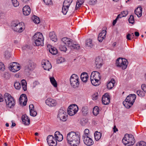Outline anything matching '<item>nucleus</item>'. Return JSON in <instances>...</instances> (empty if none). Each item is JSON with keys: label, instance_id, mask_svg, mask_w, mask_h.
Instances as JSON below:
<instances>
[{"label": "nucleus", "instance_id": "nucleus-31", "mask_svg": "<svg viewBox=\"0 0 146 146\" xmlns=\"http://www.w3.org/2000/svg\"><path fill=\"white\" fill-rule=\"evenodd\" d=\"M11 100L8 102L6 105L8 107L11 108L15 106V101L14 98H11V99H10Z\"/></svg>", "mask_w": 146, "mask_h": 146}, {"label": "nucleus", "instance_id": "nucleus-45", "mask_svg": "<svg viewBox=\"0 0 146 146\" xmlns=\"http://www.w3.org/2000/svg\"><path fill=\"white\" fill-rule=\"evenodd\" d=\"M13 5L15 7H17L19 5V3L17 0H11Z\"/></svg>", "mask_w": 146, "mask_h": 146}, {"label": "nucleus", "instance_id": "nucleus-17", "mask_svg": "<svg viewBox=\"0 0 146 146\" xmlns=\"http://www.w3.org/2000/svg\"><path fill=\"white\" fill-rule=\"evenodd\" d=\"M45 103L47 105L51 107L56 106L57 104L55 100L50 98L46 99L45 101Z\"/></svg>", "mask_w": 146, "mask_h": 146}, {"label": "nucleus", "instance_id": "nucleus-30", "mask_svg": "<svg viewBox=\"0 0 146 146\" xmlns=\"http://www.w3.org/2000/svg\"><path fill=\"white\" fill-rule=\"evenodd\" d=\"M115 84V80L114 79H112L111 80L108 84L107 85V88L109 89H111L114 86Z\"/></svg>", "mask_w": 146, "mask_h": 146}, {"label": "nucleus", "instance_id": "nucleus-57", "mask_svg": "<svg viewBox=\"0 0 146 146\" xmlns=\"http://www.w3.org/2000/svg\"><path fill=\"white\" fill-rule=\"evenodd\" d=\"M132 35H131L130 34H128L127 35L126 38L128 40H131V37Z\"/></svg>", "mask_w": 146, "mask_h": 146}, {"label": "nucleus", "instance_id": "nucleus-9", "mask_svg": "<svg viewBox=\"0 0 146 146\" xmlns=\"http://www.w3.org/2000/svg\"><path fill=\"white\" fill-rule=\"evenodd\" d=\"M78 80V77L75 74H73L71 76L70 78V84L74 88H76L78 86L79 84Z\"/></svg>", "mask_w": 146, "mask_h": 146}, {"label": "nucleus", "instance_id": "nucleus-21", "mask_svg": "<svg viewBox=\"0 0 146 146\" xmlns=\"http://www.w3.org/2000/svg\"><path fill=\"white\" fill-rule=\"evenodd\" d=\"M42 65L44 69L45 70H49L52 68V66L50 63L48 61L43 62Z\"/></svg>", "mask_w": 146, "mask_h": 146}, {"label": "nucleus", "instance_id": "nucleus-8", "mask_svg": "<svg viewBox=\"0 0 146 146\" xmlns=\"http://www.w3.org/2000/svg\"><path fill=\"white\" fill-rule=\"evenodd\" d=\"M90 79L92 84L97 86L98 84L97 83L101 79L100 73L97 71L93 72L91 75Z\"/></svg>", "mask_w": 146, "mask_h": 146}, {"label": "nucleus", "instance_id": "nucleus-10", "mask_svg": "<svg viewBox=\"0 0 146 146\" xmlns=\"http://www.w3.org/2000/svg\"><path fill=\"white\" fill-rule=\"evenodd\" d=\"M78 110V107L75 104L71 105L68 108V113L70 115H73L76 113Z\"/></svg>", "mask_w": 146, "mask_h": 146}, {"label": "nucleus", "instance_id": "nucleus-37", "mask_svg": "<svg viewBox=\"0 0 146 146\" xmlns=\"http://www.w3.org/2000/svg\"><path fill=\"white\" fill-rule=\"evenodd\" d=\"M62 41V43H61V44L60 45L59 48L61 51L66 52L67 50V48H66L65 45H64V44L66 45V44L63 43V42Z\"/></svg>", "mask_w": 146, "mask_h": 146}, {"label": "nucleus", "instance_id": "nucleus-63", "mask_svg": "<svg viewBox=\"0 0 146 146\" xmlns=\"http://www.w3.org/2000/svg\"><path fill=\"white\" fill-rule=\"evenodd\" d=\"M31 18H39L36 15H33L32 17Z\"/></svg>", "mask_w": 146, "mask_h": 146}, {"label": "nucleus", "instance_id": "nucleus-62", "mask_svg": "<svg viewBox=\"0 0 146 146\" xmlns=\"http://www.w3.org/2000/svg\"><path fill=\"white\" fill-rule=\"evenodd\" d=\"M135 35L136 36H139V33L137 32H135Z\"/></svg>", "mask_w": 146, "mask_h": 146}, {"label": "nucleus", "instance_id": "nucleus-23", "mask_svg": "<svg viewBox=\"0 0 146 146\" xmlns=\"http://www.w3.org/2000/svg\"><path fill=\"white\" fill-rule=\"evenodd\" d=\"M31 11L30 7L28 6H25L23 9V14L25 16L29 15Z\"/></svg>", "mask_w": 146, "mask_h": 146}, {"label": "nucleus", "instance_id": "nucleus-51", "mask_svg": "<svg viewBox=\"0 0 146 146\" xmlns=\"http://www.w3.org/2000/svg\"><path fill=\"white\" fill-rule=\"evenodd\" d=\"M98 93H96L92 95V99L93 100H96L97 99L98 96Z\"/></svg>", "mask_w": 146, "mask_h": 146}, {"label": "nucleus", "instance_id": "nucleus-15", "mask_svg": "<svg viewBox=\"0 0 146 146\" xmlns=\"http://www.w3.org/2000/svg\"><path fill=\"white\" fill-rule=\"evenodd\" d=\"M82 139L84 143L88 146H91L94 143L92 139L88 136L82 137Z\"/></svg>", "mask_w": 146, "mask_h": 146}, {"label": "nucleus", "instance_id": "nucleus-55", "mask_svg": "<svg viewBox=\"0 0 146 146\" xmlns=\"http://www.w3.org/2000/svg\"><path fill=\"white\" fill-rule=\"evenodd\" d=\"M29 109L30 111L31 110H33L34 109V106L33 104H31L29 105Z\"/></svg>", "mask_w": 146, "mask_h": 146}, {"label": "nucleus", "instance_id": "nucleus-40", "mask_svg": "<svg viewBox=\"0 0 146 146\" xmlns=\"http://www.w3.org/2000/svg\"><path fill=\"white\" fill-rule=\"evenodd\" d=\"M82 112L83 114L84 115H86L88 113V108L86 107H84L82 108Z\"/></svg>", "mask_w": 146, "mask_h": 146}, {"label": "nucleus", "instance_id": "nucleus-33", "mask_svg": "<svg viewBox=\"0 0 146 146\" xmlns=\"http://www.w3.org/2000/svg\"><path fill=\"white\" fill-rule=\"evenodd\" d=\"M49 52L53 55H55L57 53V49L54 47L51 46L50 48L49 49Z\"/></svg>", "mask_w": 146, "mask_h": 146}, {"label": "nucleus", "instance_id": "nucleus-44", "mask_svg": "<svg viewBox=\"0 0 146 146\" xmlns=\"http://www.w3.org/2000/svg\"><path fill=\"white\" fill-rule=\"evenodd\" d=\"M30 112V115L33 117L35 116L37 114L36 111L34 109L31 110Z\"/></svg>", "mask_w": 146, "mask_h": 146}, {"label": "nucleus", "instance_id": "nucleus-42", "mask_svg": "<svg viewBox=\"0 0 146 146\" xmlns=\"http://www.w3.org/2000/svg\"><path fill=\"white\" fill-rule=\"evenodd\" d=\"M68 7H65L63 5L62 7V12L64 15H65L67 13L68 9Z\"/></svg>", "mask_w": 146, "mask_h": 146}, {"label": "nucleus", "instance_id": "nucleus-11", "mask_svg": "<svg viewBox=\"0 0 146 146\" xmlns=\"http://www.w3.org/2000/svg\"><path fill=\"white\" fill-rule=\"evenodd\" d=\"M36 64L32 60H29L27 62V64L25 67V71L29 72L32 71L35 68Z\"/></svg>", "mask_w": 146, "mask_h": 146}, {"label": "nucleus", "instance_id": "nucleus-20", "mask_svg": "<svg viewBox=\"0 0 146 146\" xmlns=\"http://www.w3.org/2000/svg\"><path fill=\"white\" fill-rule=\"evenodd\" d=\"M106 34V30H103L101 33L99 34L98 38L99 42H102L105 38Z\"/></svg>", "mask_w": 146, "mask_h": 146}, {"label": "nucleus", "instance_id": "nucleus-35", "mask_svg": "<svg viewBox=\"0 0 146 146\" xmlns=\"http://www.w3.org/2000/svg\"><path fill=\"white\" fill-rule=\"evenodd\" d=\"M50 79L51 83L53 86L54 87H57V83L54 77H50Z\"/></svg>", "mask_w": 146, "mask_h": 146}, {"label": "nucleus", "instance_id": "nucleus-26", "mask_svg": "<svg viewBox=\"0 0 146 146\" xmlns=\"http://www.w3.org/2000/svg\"><path fill=\"white\" fill-rule=\"evenodd\" d=\"M135 14L138 17H139L142 15V8L141 7H138L135 11Z\"/></svg>", "mask_w": 146, "mask_h": 146}, {"label": "nucleus", "instance_id": "nucleus-38", "mask_svg": "<svg viewBox=\"0 0 146 146\" xmlns=\"http://www.w3.org/2000/svg\"><path fill=\"white\" fill-rule=\"evenodd\" d=\"M99 108L98 106H96L94 107L93 111V114L95 115H98L99 113Z\"/></svg>", "mask_w": 146, "mask_h": 146}, {"label": "nucleus", "instance_id": "nucleus-53", "mask_svg": "<svg viewBox=\"0 0 146 146\" xmlns=\"http://www.w3.org/2000/svg\"><path fill=\"white\" fill-rule=\"evenodd\" d=\"M33 21L36 24H38L40 22V19H33Z\"/></svg>", "mask_w": 146, "mask_h": 146}, {"label": "nucleus", "instance_id": "nucleus-13", "mask_svg": "<svg viewBox=\"0 0 146 146\" xmlns=\"http://www.w3.org/2000/svg\"><path fill=\"white\" fill-rule=\"evenodd\" d=\"M67 115L66 112L62 109L59 110L57 117L60 120L65 121L66 120Z\"/></svg>", "mask_w": 146, "mask_h": 146}, {"label": "nucleus", "instance_id": "nucleus-34", "mask_svg": "<svg viewBox=\"0 0 146 146\" xmlns=\"http://www.w3.org/2000/svg\"><path fill=\"white\" fill-rule=\"evenodd\" d=\"M72 2V0H65L63 5L65 7H69L70 6Z\"/></svg>", "mask_w": 146, "mask_h": 146}, {"label": "nucleus", "instance_id": "nucleus-6", "mask_svg": "<svg viewBox=\"0 0 146 146\" xmlns=\"http://www.w3.org/2000/svg\"><path fill=\"white\" fill-rule=\"evenodd\" d=\"M124 144L127 146L133 145L135 143V140L133 135L131 134H126L122 139Z\"/></svg>", "mask_w": 146, "mask_h": 146}, {"label": "nucleus", "instance_id": "nucleus-58", "mask_svg": "<svg viewBox=\"0 0 146 146\" xmlns=\"http://www.w3.org/2000/svg\"><path fill=\"white\" fill-rule=\"evenodd\" d=\"M123 15V14L121 13V14L118 15L116 18H121L122 17H124Z\"/></svg>", "mask_w": 146, "mask_h": 146}, {"label": "nucleus", "instance_id": "nucleus-16", "mask_svg": "<svg viewBox=\"0 0 146 146\" xmlns=\"http://www.w3.org/2000/svg\"><path fill=\"white\" fill-rule=\"evenodd\" d=\"M19 103L21 105L23 102V105L24 106L26 105L27 100L25 94H22L19 98Z\"/></svg>", "mask_w": 146, "mask_h": 146}, {"label": "nucleus", "instance_id": "nucleus-39", "mask_svg": "<svg viewBox=\"0 0 146 146\" xmlns=\"http://www.w3.org/2000/svg\"><path fill=\"white\" fill-rule=\"evenodd\" d=\"M136 93L137 95L140 97H143L145 95L144 92L141 90H138L137 91Z\"/></svg>", "mask_w": 146, "mask_h": 146}, {"label": "nucleus", "instance_id": "nucleus-49", "mask_svg": "<svg viewBox=\"0 0 146 146\" xmlns=\"http://www.w3.org/2000/svg\"><path fill=\"white\" fill-rule=\"evenodd\" d=\"M5 69V66L3 63L0 62V70L4 71Z\"/></svg>", "mask_w": 146, "mask_h": 146}, {"label": "nucleus", "instance_id": "nucleus-25", "mask_svg": "<svg viewBox=\"0 0 146 146\" xmlns=\"http://www.w3.org/2000/svg\"><path fill=\"white\" fill-rule=\"evenodd\" d=\"M13 98L10 94L8 93H5L4 95V98L6 104L11 100L10 99Z\"/></svg>", "mask_w": 146, "mask_h": 146}, {"label": "nucleus", "instance_id": "nucleus-46", "mask_svg": "<svg viewBox=\"0 0 146 146\" xmlns=\"http://www.w3.org/2000/svg\"><path fill=\"white\" fill-rule=\"evenodd\" d=\"M14 86L15 88L17 90L20 89L21 87V85L20 83L18 82H16L15 83Z\"/></svg>", "mask_w": 146, "mask_h": 146}, {"label": "nucleus", "instance_id": "nucleus-29", "mask_svg": "<svg viewBox=\"0 0 146 146\" xmlns=\"http://www.w3.org/2000/svg\"><path fill=\"white\" fill-rule=\"evenodd\" d=\"M80 77L82 81L86 82L87 81V79L88 78L87 73L86 72L82 73Z\"/></svg>", "mask_w": 146, "mask_h": 146}, {"label": "nucleus", "instance_id": "nucleus-27", "mask_svg": "<svg viewBox=\"0 0 146 146\" xmlns=\"http://www.w3.org/2000/svg\"><path fill=\"white\" fill-rule=\"evenodd\" d=\"M49 36L50 39L52 41L56 42L57 41V38L55 33L53 31L50 33Z\"/></svg>", "mask_w": 146, "mask_h": 146}, {"label": "nucleus", "instance_id": "nucleus-59", "mask_svg": "<svg viewBox=\"0 0 146 146\" xmlns=\"http://www.w3.org/2000/svg\"><path fill=\"white\" fill-rule=\"evenodd\" d=\"M4 100L3 96L1 94H0V102H3Z\"/></svg>", "mask_w": 146, "mask_h": 146}, {"label": "nucleus", "instance_id": "nucleus-52", "mask_svg": "<svg viewBox=\"0 0 146 146\" xmlns=\"http://www.w3.org/2000/svg\"><path fill=\"white\" fill-rule=\"evenodd\" d=\"M96 3V0H90L89 2V3L91 5H93Z\"/></svg>", "mask_w": 146, "mask_h": 146}, {"label": "nucleus", "instance_id": "nucleus-2", "mask_svg": "<svg viewBox=\"0 0 146 146\" xmlns=\"http://www.w3.org/2000/svg\"><path fill=\"white\" fill-rule=\"evenodd\" d=\"M12 29L15 31L21 33L25 29L24 23L23 22H20L17 19L13 21L11 25Z\"/></svg>", "mask_w": 146, "mask_h": 146}, {"label": "nucleus", "instance_id": "nucleus-14", "mask_svg": "<svg viewBox=\"0 0 146 146\" xmlns=\"http://www.w3.org/2000/svg\"><path fill=\"white\" fill-rule=\"evenodd\" d=\"M9 68L11 71L15 72L20 70L21 67L18 63L13 62L10 65Z\"/></svg>", "mask_w": 146, "mask_h": 146}, {"label": "nucleus", "instance_id": "nucleus-28", "mask_svg": "<svg viewBox=\"0 0 146 146\" xmlns=\"http://www.w3.org/2000/svg\"><path fill=\"white\" fill-rule=\"evenodd\" d=\"M86 46L89 48H91L93 47L94 46V44L92 43V40L91 39H88L86 40Z\"/></svg>", "mask_w": 146, "mask_h": 146}, {"label": "nucleus", "instance_id": "nucleus-3", "mask_svg": "<svg viewBox=\"0 0 146 146\" xmlns=\"http://www.w3.org/2000/svg\"><path fill=\"white\" fill-rule=\"evenodd\" d=\"M136 96L134 94H129L127 96L125 100L123 102V104L127 108H130L133 104L136 99Z\"/></svg>", "mask_w": 146, "mask_h": 146}, {"label": "nucleus", "instance_id": "nucleus-19", "mask_svg": "<svg viewBox=\"0 0 146 146\" xmlns=\"http://www.w3.org/2000/svg\"><path fill=\"white\" fill-rule=\"evenodd\" d=\"M102 103L104 105H108L110 102V96L107 94H105L102 97Z\"/></svg>", "mask_w": 146, "mask_h": 146}, {"label": "nucleus", "instance_id": "nucleus-43", "mask_svg": "<svg viewBox=\"0 0 146 146\" xmlns=\"http://www.w3.org/2000/svg\"><path fill=\"white\" fill-rule=\"evenodd\" d=\"M136 146H146V143L143 141H141L137 143Z\"/></svg>", "mask_w": 146, "mask_h": 146}, {"label": "nucleus", "instance_id": "nucleus-7", "mask_svg": "<svg viewBox=\"0 0 146 146\" xmlns=\"http://www.w3.org/2000/svg\"><path fill=\"white\" fill-rule=\"evenodd\" d=\"M128 64V62L126 59L121 58H118L115 63L117 67L121 68L123 70L126 68Z\"/></svg>", "mask_w": 146, "mask_h": 146}, {"label": "nucleus", "instance_id": "nucleus-12", "mask_svg": "<svg viewBox=\"0 0 146 146\" xmlns=\"http://www.w3.org/2000/svg\"><path fill=\"white\" fill-rule=\"evenodd\" d=\"M47 141L50 146H56L57 144L56 139L52 135H49L47 137Z\"/></svg>", "mask_w": 146, "mask_h": 146}, {"label": "nucleus", "instance_id": "nucleus-24", "mask_svg": "<svg viewBox=\"0 0 146 146\" xmlns=\"http://www.w3.org/2000/svg\"><path fill=\"white\" fill-rule=\"evenodd\" d=\"M55 139L58 141H62L63 139V136L59 131H56L54 133Z\"/></svg>", "mask_w": 146, "mask_h": 146}, {"label": "nucleus", "instance_id": "nucleus-54", "mask_svg": "<svg viewBox=\"0 0 146 146\" xmlns=\"http://www.w3.org/2000/svg\"><path fill=\"white\" fill-rule=\"evenodd\" d=\"M128 21L130 23L133 24L134 23V19H128Z\"/></svg>", "mask_w": 146, "mask_h": 146}, {"label": "nucleus", "instance_id": "nucleus-47", "mask_svg": "<svg viewBox=\"0 0 146 146\" xmlns=\"http://www.w3.org/2000/svg\"><path fill=\"white\" fill-rule=\"evenodd\" d=\"M65 60L64 58L62 57H60L59 58L58 60H57V62L58 63H61L64 62L65 61Z\"/></svg>", "mask_w": 146, "mask_h": 146}, {"label": "nucleus", "instance_id": "nucleus-22", "mask_svg": "<svg viewBox=\"0 0 146 146\" xmlns=\"http://www.w3.org/2000/svg\"><path fill=\"white\" fill-rule=\"evenodd\" d=\"M23 123L25 125H29L30 123V120L26 115H24L22 117Z\"/></svg>", "mask_w": 146, "mask_h": 146}, {"label": "nucleus", "instance_id": "nucleus-4", "mask_svg": "<svg viewBox=\"0 0 146 146\" xmlns=\"http://www.w3.org/2000/svg\"><path fill=\"white\" fill-rule=\"evenodd\" d=\"M63 43L66 44L71 49L79 50L80 48V46L78 44H76L73 43L72 40L69 38L64 37L62 39Z\"/></svg>", "mask_w": 146, "mask_h": 146}, {"label": "nucleus", "instance_id": "nucleus-32", "mask_svg": "<svg viewBox=\"0 0 146 146\" xmlns=\"http://www.w3.org/2000/svg\"><path fill=\"white\" fill-rule=\"evenodd\" d=\"M102 133L97 131H95L94 133V136L96 140L97 141L99 140L101 138Z\"/></svg>", "mask_w": 146, "mask_h": 146}, {"label": "nucleus", "instance_id": "nucleus-1", "mask_svg": "<svg viewBox=\"0 0 146 146\" xmlns=\"http://www.w3.org/2000/svg\"><path fill=\"white\" fill-rule=\"evenodd\" d=\"M68 142L71 146H77L80 143V135L78 132L71 131L67 136Z\"/></svg>", "mask_w": 146, "mask_h": 146}, {"label": "nucleus", "instance_id": "nucleus-50", "mask_svg": "<svg viewBox=\"0 0 146 146\" xmlns=\"http://www.w3.org/2000/svg\"><path fill=\"white\" fill-rule=\"evenodd\" d=\"M43 1L47 5H51L52 3L51 0H43Z\"/></svg>", "mask_w": 146, "mask_h": 146}, {"label": "nucleus", "instance_id": "nucleus-41", "mask_svg": "<svg viewBox=\"0 0 146 146\" xmlns=\"http://www.w3.org/2000/svg\"><path fill=\"white\" fill-rule=\"evenodd\" d=\"M84 0H78L76 3V8H78L84 3Z\"/></svg>", "mask_w": 146, "mask_h": 146}, {"label": "nucleus", "instance_id": "nucleus-56", "mask_svg": "<svg viewBox=\"0 0 146 146\" xmlns=\"http://www.w3.org/2000/svg\"><path fill=\"white\" fill-rule=\"evenodd\" d=\"M122 14H123V16L125 17L128 14V13L127 11H123L121 12Z\"/></svg>", "mask_w": 146, "mask_h": 146}, {"label": "nucleus", "instance_id": "nucleus-64", "mask_svg": "<svg viewBox=\"0 0 146 146\" xmlns=\"http://www.w3.org/2000/svg\"><path fill=\"white\" fill-rule=\"evenodd\" d=\"M16 125V124L15 123H12V125H11V127H13L15 126Z\"/></svg>", "mask_w": 146, "mask_h": 146}, {"label": "nucleus", "instance_id": "nucleus-60", "mask_svg": "<svg viewBox=\"0 0 146 146\" xmlns=\"http://www.w3.org/2000/svg\"><path fill=\"white\" fill-rule=\"evenodd\" d=\"M118 19H115L113 21V26H114L115 25Z\"/></svg>", "mask_w": 146, "mask_h": 146}, {"label": "nucleus", "instance_id": "nucleus-5", "mask_svg": "<svg viewBox=\"0 0 146 146\" xmlns=\"http://www.w3.org/2000/svg\"><path fill=\"white\" fill-rule=\"evenodd\" d=\"M33 39L36 46H43L44 45V37L41 33L38 32L33 36Z\"/></svg>", "mask_w": 146, "mask_h": 146}, {"label": "nucleus", "instance_id": "nucleus-36", "mask_svg": "<svg viewBox=\"0 0 146 146\" xmlns=\"http://www.w3.org/2000/svg\"><path fill=\"white\" fill-rule=\"evenodd\" d=\"M21 86L24 91H26L27 90V83L24 80H23L21 81Z\"/></svg>", "mask_w": 146, "mask_h": 146}, {"label": "nucleus", "instance_id": "nucleus-18", "mask_svg": "<svg viewBox=\"0 0 146 146\" xmlns=\"http://www.w3.org/2000/svg\"><path fill=\"white\" fill-rule=\"evenodd\" d=\"M103 60L102 58L99 57L96 58L95 61V66L96 68H100L103 64Z\"/></svg>", "mask_w": 146, "mask_h": 146}, {"label": "nucleus", "instance_id": "nucleus-48", "mask_svg": "<svg viewBox=\"0 0 146 146\" xmlns=\"http://www.w3.org/2000/svg\"><path fill=\"white\" fill-rule=\"evenodd\" d=\"M89 132V131L88 129H85L84 131V134L83 135L82 137L88 136V134Z\"/></svg>", "mask_w": 146, "mask_h": 146}, {"label": "nucleus", "instance_id": "nucleus-61", "mask_svg": "<svg viewBox=\"0 0 146 146\" xmlns=\"http://www.w3.org/2000/svg\"><path fill=\"white\" fill-rule=\"evenodd\" d=\"M114 132H115L116 131H118L117 128L115 126H114L113 128Z\"/></svg>", "mask_w": 146, "mask_h": 146}]
</instances>
